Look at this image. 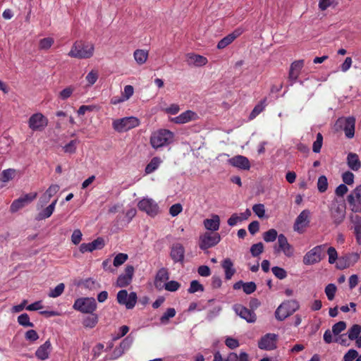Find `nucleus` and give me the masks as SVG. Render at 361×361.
Returning a JSON list of instances; mask_svg holds the SVG:
<instances>
[{"mask_svg": "<svg viewBox=\"0 0 361 361\" xmlns=\"http://www.w3.org/2000/svg\"><path fill=\"white\" fill-rule=\"evenodd\" d=\"M94 51L93 44L80 40L74 42L68 55L79 59H90L93 56Z\"/></svg>", "mask_w": 361, "mask_h": 361, "instance_id": "1", "label": "nucleus"}, {"mask_svg": "<svg viewBox=\"0 0 361 361\" xmlns=\"http://www.w3.org/2000/svg\"><path fill=\"white\" fill-rule=\"evenodd\" d=\"M173 133L169 130L161 129L154 132L150 137V143L154 148L168 145L173 142Z\"/></svg>", "mask_w": 361, "mask_h": 361, "instance_id": "2", "label": "nucleus"}, {"mask_svg": "<svg viewBox=\"0 0 361 361\" xmlns=\"http://www.w3.org/2000/svg\"><path fill=\"white\" fill-rule=\"evenodd\" d=\"M300 307L299 303L295 300H286L282 302L275 312L276 319L283 321L288 317L293 314Z\"/></svg>", "mask_w": 361, "mask_h": 361, "instance_id": "3", "label": "nucleus"}, {"mask_svg": "<svg viewBox=\"0 0 361 361\" xmlns=\"http://www.w3.org/2000/svg\"><path fill=\"white\" fill-rule=\"evenodd\" d=\"M140 125L138 118L134 116L116 119L112 123L113 128L118 133L126 132Z\"/></svg>", "mask_w": 361, "mask_h": 361, "instance_id": "4", "label": "nucleus"}, {"mask_svg": "<svg viewBox=\"0 0 361 361\" xmlns=\"http://www.w3.org/2000/svg\"><path fill=\"white\" fill-rule=\"evenodd\" d=\"M220 240L221 236L219 233L207 231L199 237V247L204 251L216 245Z\"/></svg>", "mask_w": 361, "mask_h": 361, "instance_id": "5", "label": "nucleus"}, {"mask_svg": "<svg viewBox=\"0 0 361 361\" xmlns=\"http://www.w3.org/2000/svg\"><path fill=\"white\" fill-rule=\"evenodd\" d=\"M73 309L85 314H92L97 309V302L94 298H80L75 300Z\"/></svg>", "mask_w": 361, "mask_h": 361, "instance_id": "6", "label": "nucleus"}, {"mask_svg": "<svg viewBox=\"0 0 361 361\" xmlns=\"http://www.w3.org/2000/svg\"><path fill=\"white\" fill-rule=\"evenodd\" d=\"M274 253L283 252L288 257H291L294 252L293 247L288 243L285 235L282 233L279 235L277 243L274 245Z\"/></svg>", "mask_w": 361, "mask_h": 361, "instance_id": "7", "label": "nucleus"}, {"mask_svg": "<svg viewBox=\"0 0 361 361\" xmlns=\"http://www.w3.org/2000/svg\"><path fill=\"white\" fill-rule=\"evenodd\" d=\"M47 125V118L41 113L32 114L28 120V126L32 131H42Z\"/></svg>", "mask_w": 361, "mask_h": 361, "instance_id": "8", "label": "nucleus"}, {"mask_svg": "<svg viewBox=\"0 0 361 361\" xmlns=\"http://www.w3.org/2000/svg\"><path fill=\"white\" fill-rule=\"evenodd\" d=\"M324 245H317L308 251L303 257L302 262L305 265H312L319 262L322 259V251Z\"/></svg>", "mask_w": 361, "mask_h": 361, "instance_id": "9", "label": "nucleus"}, {"mask_svg": "<svg viewBox=\"0 0 361 361\" xmlns=\"http://www.w3.org/2000/svg\"><path fill=\"white\" fill-rule=\"evenodd\" d=\"M347 200L352 212L361 213V184L348 195Z\"/></svg>", "mask_w": 361, "mask_h": 361, "instance_id": "10", "label": "nucleus"}, {"mask_svg": "<svg viewBox=\"0 0 361 361\" xmlns=\"http://www.w3.org/2000/svg\"><path fill=\"white\" fill-rule=\"evenodd\" d=\"M310 212L308 209H304L297 216L294 225L293 229L298 233H303L305 228L309 226L310 223Z\"/></svg>", "mask_w": 361, "mask_h": 361, "instance_id": "11", "label": "nucleus"}, {"mask_svg": "<svg viewBox=\"0 0 361 361\" xmlns=\"http://www.w3.org/2000/svg\"><path fill=\"white\" fill-rule=\"evenodd\" d=\"M137 294L131 292L128 294L127 290H121L117 293V301L121 305H124L127 309H133L137 302Z\"/></svg>", "mask_w": 361, "mask_h": 361, "instance_id": "12", "label": "nucleus"}, {"mask_svg": "<svg viewBox=\"0 0 361 361\" xmlns=\"http://www.w3.org/2000/svg\"><path fill=\"white\" fill-rule=\"evenodd\" d=\"M278 335L268 333L258 341V348L264 350H272L277 348Z\"/></svg>", "mask_w": 361, "mask_h": 361, "instance_id": "13", "label": "nucleus"}, {"mask_svg": "<svg viewBox=\"0 0 361 361\" xmlns=\"http://www.w3.org/2000/svg\"><path fill=\"white\" fill-rule=\"evenodd\" d=\"M336 125H338L343 129L345 135L348 138L353 137L355 126V118L353 116L340 118L337 120Z\"/></svg>", "mask_w": 361, "mask_h": 361, "instance_id": "14", "label": "nucleus"}, {"mask_svg": "<svg viewBox=\"0 0 361 361\" xmlns=\"http://www.w3.org/2000/svg\"><path fill=\"white\" fill-rule=\"evenodd\" d=\"M37 196V192H30L25 194L20 197L19 198L15 200L10 207L11 212H16L19 209H22L25 206L32 202L34 200L36 199Z\"/></svg>", "mask_w": 361, "mask_h": 361, "instance_id": "15", "label": "nucleus"}, {"mask_svg": "<svg viewBox=\"0 0 361 361\" xmlns=\"http://www.w3.org/2000/svg\"><path fill=\"white\" fill-rule=\"evenodd\" d=\"M233 309L237 315L245 319L247 322L255 323L257 321V315L253 310L240 304L234 305Z\"/></svg>", "mask_w": 361, "mask_h": 361, "instance_id": "16", "label": "nucleus"}, {"mask_svg": "<svg viewBox=\"0 0 361 361\" xmlns=\"http://www.w3.org/2000/svg\"><path fill=\"white\" fill-rule=\"evenodd\" d=\"M360 259V255L357 252L345 254L338 258L336 263V267L343 270L350 267H353Z\"/></svg>", "mask_w": 361, "mask_h": 361, "instance_id": "17", "label": "nucleus"}, {"mask_svg": "<svg viewBox=\"0 0 361 361\" xmlns=\"http://www.w3.org/2000/svg\"><path fill=\"white\" fill-rule=\"evenodd\" d=\"M137 207L140 210L146 212L148 215L154 216L159 212V207L154 200L149 198H144L140 200Z\"/></svg>", "mask_w": 361, "mask_h": 361, "instance_id": "18", "label": "nucleus"}, {"mask_svg": "<svg viewBox=\"0 0 361 361\" xmlns=\"http://www.w3.org/2000/svg\"><path fill=\"white\" fill-rule=\"evenodd\" d=\"M330 214L334 224L338 226L345 218V207L343 205L335 204L331 207Z\"/></svg>", "mask_w": 361, "mask_h": 361, "instance_id": "19", "label": "nucleus"}, {"mask_svg": "<svg viewBox=\"0 0 361 361\" xmlns=\"http://www.w3.org/2000/svg\"><path fill=\"white\" fill-rule=\"evenodd\" d=\"M170 257L173 262H183L185 257V248L180 243H174L171 247Z\"/></svg>", "mask_w": 361, "mask_h": 361, "instance_id": "20", "label": "nucleus"}, {"mask_svg": "<svg viewBox=\"0 0 361 361\" xmlns=\"http://www.w3.org/2000/svg\"><path fill=\"white\" fill-rule=\"evenodd\" d=\"M304 66L303 60H298L293 62L290 67L288 79L291 80L292 85L298 78L300 71Z\"/></svg>", "mask_w": 361, "mask_h": 361, "instance_id": "21", "label": "nucleus"}, {"mask_svg": "<svg viewBox=\"0 0 361 361\" xmlns=\"http://www.w3.org/2000/svg\"><path fill=\"white\" fill-rule=\"evenodd\" d=\"M352 224L351 229H353L355 235L356 242L358 245H361V216L355 214L350 217Z\"/></svg>", "mask_w": 361, "mask_h": 361, "instance_id": "22", "label": "nucleus"}, {"mask_svg": "<svg viewBox=\"0 0 361 361\" xmlns=\"http://www.w3.org/2000/svg\"><path fill=\"white\" fill-rule=\"evenodd\" d=\"M243 33L240 29H236L232 33L221 39L217 44V48L222 49L231 44L238 37Z\"/></svg>", "mask_w": 361, "mask_h": 361, "instance_id": "23", "label": "nucleus"}, {"mask_svg": "<svg viewBox=\"0 0 361 361\" xmlns=\"http://www.w3.org/2000/svg\"><path fill=\"white\" fill-rule=\"evenodd\" d=\"M348 338L351 341L355 340L356 346L361 348V326L353 324L348 331Z\"/></svg>", "mask_w": 361, "mask_h": 361, "instance_id": "24", "label": "nucleus"}, {"mask_svg": "<svg viewBox=\"0 0 361 361\" xmlns=\"http://www.w3.org/2000/svg\"><path fill=\"white\" fill-rule=\"evenodd\" d=\"M51 349V344L49 340L45 341L40 345L35 352V355L38 359L44 360L49 357Z\"/></svg>", "mask_w": 361, "mask_h": 361, "instance_id": "25", "label": "nucleus"}, {"mask_svg": "<svg viewBox=\"0 0 361 361\" xmlns=\"http://www.w3.org/2000/svg\"><path fill=\"white\" fill-rule=\"evenodd\" d=\"M204 226L209 232L216 233L219 229L220 218L218 215L214 214L212 219H206L203 221Z\"/></svg>", "mask_w": 361, "mask_h": 361, "instance_id": "26", "label": "nucleus"}, {"mask_svg": "<svg viewBox=\"0 0 361 361\" xmlns=\"http://www.w3.org/2000/svg\"><path fill=\"white\" fill-rule=\"evenodd\" d=\"M188 63L189 65L193 64L195 66H202L207 63V59L203 56L195 54H188Z\"/></svg>", "mask_w": 361, "mask_h": 361, "instance_id": "27", "label": "nucleus"}, {"mask_svg": "<svg viewBox=\"0 0 361 361\" xmlns=\"http://www.w3.org/2000/svg\"><path fill=\"white\" fill-rule=\"evenodd\" d=\"M221 266L225 271V278L226 280H230L235 273V269L233 268V263L229 258L225 259L221 264Z\"/></svg>", "mask_w": 361, "mask_h": 361, "instance_id": "28", "label": "nucleus"}, {"mask_svg": "<svg viewBox=\"0 0 361 361\" xmlns=\"http://www.w3.org/2000/svg\"><path fill=\"white\" fill-rule=\"evenodd\" d=\"M57 199L54 200L48 207L41 211L36 218L37 220H43L50 217L54 212Z\"/></svg>", "mask_w": 361, "mask_h": 361, "instance_id": "29", "label": "nucleus"}, {"mask_svg": "<svg viewBox=\"0 0 361 361\" xmlns=\"http://www.w3.org/2000/svg\"><path fill=\"white\" fill-rule=\"evenodd\" d=\"M196 116L195 113L192 111H185L179 116L173 118V121L176 123H185L191 121Z\"/></svg>", "mask_w": 361, "mask_h": 361, "instance_id": "30", "label": "nucleus"}, {"mask_svg": "<svg viewBox=\"0 0 361 361\" xmlns=\"http://www.w3.org/2000/svg\"><path fill=\"white\" fill-rule=\"evenodd\" d=\"M135 61L139 65L144 64L148 58V51L144 49H136L133 54Z\"/></svg>", "mask_w": 361, "mask_h": 361, "instance_id": "31", "label": "nucleus"}, {"mask_svg": "<svg viewBox=\"0 0 361 361\" xmlns=\"http://www.w3.org/2000/svg\"><path fill=\"white\" fill-rule=\"evenodd\" d=\"M229 164L235 167L243 170H248L250 168L249 159H228Z\"/></svg>", "mask_w": 361, "mask_h": 361, "instance_id": "32", "label": "nucleus"}, {"mask_svg": "<svg viewBox=\"0 0 361 361\" xmlns=\"http://www.w3.org/2000/svg\"><path fill=\"white\" fill-rule=\"evenodd\" d=\"M98 323V317L96 314H90L82 321V325L86 328L92 329Z\"/></svg>", "mask_w": 361, "mask_h": 361, "instance_id": "33", "label": "nucleus"}, {"mask_svg": "<svg viewBox=\"0 0 361 361\" xmlns=\"http://www.w3.org/2000/svg\"><path fill=\"white\" fill-rule=\"evenodd\" d=\"M169 278V272H168L167 269H166V268L160 269L157 271V273L156 274V277H155L156 286H160L161 282L168 280Z\"/></svg>", "mask_w": 361, "mask_h": 361, "instance_id": "34", "label": "nucleus"}, {"mask_svg": "<svg viewBox=\"0 0 361 361\" xmlns=\"http://www.w3.org/2000/svg\"><path fill=\"white\" fill-rule=\"evenodd\" d=\"M16 175V171L13 169H8L1 172L0 180L3 183H7L13 180Z\"/></svg>", "mask_w": 361, "mask_h": 361, "instance_id": "35", "label": "nucleus"}, {"mask_svg": "<svg viewBox=\"0 0 361 361\" xmlns=\"http://www.w3.org/2000/svg\"><path fill=\"white\" fill-rule=\"evenodd\" d=\"M278 233L276 229L271 228L263 233V239L267 243H271L278 239Z\"/></svg>", "mask_w": 361, "mask_h": 361, "instance_id": "36", "label": "nucleus"}, {"mask_svg": "<svg viewBox=\"0 0 361 361\" xmlns=\"http://www.w3.org/2000/svg\"><path fill=\"white\" fill-rule=\"evenodd\" d=\"M161 163V159H151V161L146 166L145 174H150L157 170Z\"/></svg>", "mask_w": 361, "mask_h": 361, "instance_id": "37", "label": "nucleus"}, {"mask_svg": "<svg viewBox=\"0 0 361 361\" xmlns=\"http://www.w3.org/2000/svg\"><path fill=\"white\" fill-rule=\"evenodd\" d=\"M18 322L24 327H33L34 324L30 321V317L27 313L21 314L18 317Z\"/></svg>", "mask_w": 361, "mask_h": 361, "instance_id": "38", "label": "nucleus"}, {"mask_svg": "<svg viewBox=\"0 0 361 361\" xmlns=\"http://www.w3.org/2000/svg\"><path fill=\"white\" fill-rule=\"evenodd\" d=\"M82 286L89 290H97L100 288V284L92 278H88L82 282Z\"/></svg>", "mask_w": 361, "mask_h": 361, "instance_id": "39", "label": "nucleus"}, {"mask_svg": "<svg viewBox=\"0 0 361 361\" xmlns=\"http://www.w3.org/2000/svg\"><path fill=\"white\" fill-rule=\"evenodd\" d=\"M54 43L52 37H45L41 39L39 42V49L42 50L49 49Z\"/></svg>", "mask_w": 361, "mask_h": 361, "instance_id": "40", "label": "nucleus"}, {"mask_svg": "<svg viewBox=\"0 0 361 361\" xmlns=\"http://www.w3.org/2000/svg\"><path fill=\"white\" fill-rule=\"evenodd\" d=\"M336 290L337 288L334 283H329L325 287L324 292L329 300H334Z\"/></svg>", "mask_w": 361, "mask_h": 361, "instance_id": "41", "label": "nucleus"}, {"mask_svg": "<svg viewBox=\"0 0 361 361\" xmlns=\"http://www.w3.org/2000/svg\"><path fill=\"white\" fill-rule=\"evenodd\" d=\"M176 315V310L174 308H168L166 311L160 318V322L162 324H167L169 319L173 318Z\"/></svg>", "mask_w": 361, "mask_h": 361, "instance_id": "42", "label": "nucleus"}, {"mask_svg": "<svg viewBox=\"0 0 361 361\" xmlns=\"http://www.w3.org/2000/svg\"><path fill=\"white\" fill-rule=\"evenodd\" d=\"M128 259V256L125 253H118L116 255L114 259L113 264L114 267H118L123 264H124L127 259Z\"/></svg>", "mask_w": 361, "mask_h": 361, "instance_id": "43", "label": "nucleus"}, {"mask_svg": "<svg viewBox=\"0 0 361 361\" xmlns=\"http://www.w3.org/2000/svg\"><path fill=\"white\" fill-rule=\"evenodd\" d=\"M264 252V245L259 242L256 244H253L250 247V252L253 257H257Z\"/></svg>", "mask_w": 361, "mask_h": 361, "instance_id": "44", "label": "nucleus"}, {"mask_svg": "<svg viewBox=\"0 0 361 361\" xmlns=\"http://www.w3.org/2000/svg\"><path fill=\"white\" fill-rule=\"evenodd\" d=\"M189 293H195L197 291H204L203 286L197 280H193L190 282L189 288L188 289Z\"/></svg>", "mask_w": 361, "mask_h": 361, "instance_id": "45", "label": "nucleus"}, {"mask_svg": "<svg viewBox=\"0 0 361 361\" xmlns=\"http://www.w3.org/2000/svg\"><path fill=\"white\" fill-rule=\"evenodd\" d=\"M317 188L320 192H324L328 188V181L325 176H321L318 178Z\"/></svg>", "mask_w": 361, "mask_h": 361, "instance_id": "46", "label": "nucleus"}, {"mask_svg": "<svg viewBox=\"0 0 361 361\" xmlns=\"http://www.w3.org/2000/svg\"><path fill=\"white\" fill-rule=\"evenodd\" d=\"M64 288V284L63 283H61L50 291V293H49V296L51 298H57L63 293Z\"/></svg>", "mask_w": 361, "mask_h": 361, "instance_id": "47", "label": "nucleus"}, {"mask_svg": "<svg viewBox=\"0 0 361 361\" xmlns=\"http://www.w3.org/2000/svg\"><path fill=\"white\" fill-rule=\"evenodd\" d=\"M230 360H233V361H237L238 355L235 353H231L228 356V358L225 360H223L221 353L217 351L214 355V361H230Z\"/></svg>", "mask_w": 361, "mask_h": 361, "instance_id": "48", "label": "nucleus"}, {"mask_svg": "<svg viewBox=\"0 0 361 361\" xmlns=\"http://www.w3.org/2000/svg\"><path fill=\"white\" fill-rule=\"evenodd\" d=\"M264 102H265V99L260 102L258 104H257L255 106V108L250 113V118L252 119V118H255L264 109V107H265Z\"/></svg>", "mask_w": 361, "mask_h": 361, "instance_id": "49", "label": "nucleus"}, {"mask_svg": "<svg viewBox=\"0 0 361 361\" xmlns=\"http://www.w3.org/2000/svg\"><path fill=\"white\" fill-rule=\"evenodd\" d=\"M323 143V136L322 133H318L317 135V139L313 142L312 150L314 152H319Z\"/></svg>", "mask_w": 361, "mask_h": 361, "instance_id": "50", "label": "nucleus"}, {"mask_svg": "<svg viewBox=\"0 0 361 361\" xmlns=\"http://www.w3.org/2000/svg\"><path fill=\"white\" fill-rule=\"evenodd\" d=\"M272 273L279 279H283L287 276L286 271L279 267H273L271 268Z\"/></svg>", "mask_w": 361, "mask_h": 361, "instance_id": "51", "label": "nucleus"}, {"mask_svg": "<svg viewBox=\"0 0 361 361\" xmlns=\"http://www.w3.org/2000/svg\"><path fill=\"white\" fill-rule=\"evenodd\" d=\"M131 281L132 279L130 277L126 276L124 274H121L118 277L116 283L118 287H126L131 283Z\"/></svg>", "mask_w": 361, "mask_h": 361, "instance_id": "52", "label": "nucleus"}, {"mask_svg": "<svg viewBox=\"0 0 361 361\" xmlns=\"http://www.w3.org/2000/svg\"><path fill=\"white\" fill-rule=\"evenodd\" d=\"M346 328V323L343 321L338 322L333 325L332 333L334 335H338L341 332L344 331Z\"/></svg>", "mask_w": 361, "mask_h": 361, "instance_id": "53", "label": "nucleus"}, {"mask_svg": "<svg viewBox=\"0 0 361 361\" xmlns=\"http://www.w3.org/2000/svg\"><path fill=\"white\" fill-rule=\"evenodd\" d=\"M133 92H134V88L132 85H126L124 87V90L122 93L123 99L119 100V102L128 100L133 94Z\"/></svg>", "mask_w": 361, "mask_h": 361, "instance_id": "54", "label": "nucleus"}, {"mask_svg": "<svg viewBox=\"0 0 361 361\" xmlns=\"http://www.w3.org/2000/svg\"><path fill=\"white\" fill-rule=\"evenodd\" d=\"M252 210L259 218H263L264 216L265 209L263 204H254L252 207Z\"/></svg>", "mask_w": 361, "mask_h": 361, "instance_id": "55", "label": "nucleus"}, {"mask_svg": "<svg viewBox=\"0 0 361 361\" xmlns=\"http://www.w3.org/2000/svg\"><path fill=\"white\" fill-rule=\"evenodd\" d=\"M180 287V284L176 281H170L164 285L165 289L171 292L176 291Z\"/></svg>", "mask_w": 361, "mask_h": 361, "instance_id": "56", "label": "nucleus"}, {"mask_svg": "<svg viewBox=\"0 0 361 361\" xmlns=\"http://www.w3.org/2000/svg\"><path fill=\"white\" fill-rule=\"evenodd\" d=\"M73 91L74 88L72 86H68L60 92L59 97L63 100H66L71 96Z\"/></svg>", "mask_w": 361, "mask_h": 361, "instance_id": "57", "label": "nucleus"}, {"mask_svg": "<svg viewBox=\"0 0 361 361\" xmlns=\"http://www.w3.org/2000/svg\"><path fill=\"white\" fill-rule=\"evenodd\" d=\"M257 286L255 283L250 281L244 283L243 290L246 294H251L256 290Z\"/></svg>", "mask_w": 361, "mask_h": 361, "instance_id": "58", "label": "nucleus"}, {"mask_svg": "<svg viewBox=\"0 0 361 361\" xmlns=\"http://www.w3.org/2000/svg\"><path fill=\"white\" fill-rule=\"evenodd\" d=\"M327 254L329 255V262L330 264H334L336 262V259H338V253L334 247H329Z\"/></svg>", "mask_w": 361, "mask_h": 361, "instance_id": "59", "label": "nucleus"}, {"mask_svg": "<svg viewBox=\"0 0 361 361\" xmlns=\"http://www.w3.org/2000/svg\"><path fill=\"white\" fill-rule=\"evenodd\" d=\"M90 85H94L98 79V73L97 71H91L85 78Z\"/></svg>", "mask_w": 361, "mask_h": 361, "instance_id": "60", "label": "nucleus"}, {"mask_svg": "<svg viewBox=\"0 0 361 361\" xmlns=\"http://www.w3.org/2000/svg\"><path fill=\"white\" fill-rule=\"evenodd\" d=\"M342 180L346 185H352L354 183V175L352 172L345 171L342 174Z\"/></svg>", "mask_w": 361, "mask_h": 361, "instance_id": "61", "label": "nucleus"}, {"mask_svg": "<svg viewBox=\"0 0 361 361\" xmlns=\"http://www.w3.org/2000/svg\"><path fill=\"white\" fill-rule=\"evenodd\" d=\"M358 353L354 349H350L343 357V361H353L358 357Z\"/></svg>", "mask_w": 361, "mask_h": 361, "instance_id": "62", "label": "nucleus"}, {"mask_svg": "<svg viewBox=\"0 0 361 361\" xmlns=\"http://www.w3.org/2000/svg\"><path fill=\"white\" fill-rule=\"evenodd\" d=\"M25 338L27 341L34 342L39 338V335L35 330L30 329L26 331Z\"/></svg>", "mask_w": 361, "mask_h": 361, "instance_id": "63", "label": "nucleus"}, {"mask_svg": "<svg viewBox=\"0 0 361 361\" xmlns=\"http://www.w3.org/2000/svg\"><path fill=\"white\" fill-rule=\"evenodd\" d=\"M82 234L79 229H75L72 233L71 241L74 245H78L82 240Z\"/></svg>", "mask_w": 361, "mask_h": 361, "instance_id": "64", "label": "nucleus"}]
</instances>
